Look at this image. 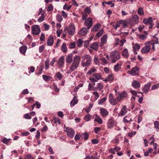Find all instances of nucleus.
<instances>
[{
    "label": "nucleus",
    "instance_id": "f257e3e1",
    "mask_svg": "<svg viewBox=\"0 0 159 159\" xmlns=\"http://www.w3.org/2000/svg\"><path fill=\"white\" fill-rule=\"evenodd\" d=\"M67 30L68 34L70 35H73L75 34V28L74 25L70 23L68 27L64 29V31Z\"/></svg>",
    "mask_w": 159,
    "mask_h": 159
},
{
    "label": "nucleus",
    "instance_id": "f03ea898",
    "mask_svg": "<svg viewBox=\"0 0 159 159\" xmlns=\"http://www.w3.org/2000/svg\"><path fill=\"white\" fill-rule=\"evenodd\" d=\"M65 128L64 131L67 133V136L70 138H72L75 134V131L72 128L69 127H66L64 125Z\"/></svg>",
    "mask_w": 159,
    "mask_h": 159
},
{
    "label": "nucleus",
    "instance_id": "7ed1b4c3",
    "mask_svg": "<svg viewBox=\"0 0 159 159\" xmlns=\"http://www.w3.org/2000/svg\"><path fill=\"white\" fill-rule=\"evenodd\" d=\"M152 43L149 42L146 43L145 46H144L141 49V52L143 53H148L150 51L151 45Z\"/></svg>",
    "mask_w": 159,
    "mask_h": 159
},
{
    "label": "nucleus",
    "instance_id": "20e7f679",
    "mask_svg": "<svg viewBox=\"0 0 159 159\" xmlns=\"http://www.w3.org/2000/svg\"><path fill=\"white\" fill-rule=\"evenodd\" d=\"M41 30L38 25H34L32 27V32L33 34L37 35L39 34Z\"/></svg>",
    "mask_w": 159,
    "mask_h": 159
},
{
    "label": "nucleus",
    "instance_id": "39448f33",
    "mask_svg": "<svg viewBox=\"0 0 159 159\" xmlns=\"http://www.w3.org/2000/svg\"><path fill=\"white\" fill-rule=\"evenodd\" d=\"M139 72V69L138 67L135 66L132 68L131 71L128 70L127 73L133 76L135 75L138 74Z\"/></svg>",
    "mask_w": 159,
    "mask_h": 159
},
{
    "label": "nucleus",
    "instance_id": "423d86ee",
    "mask_svg": "<svg viewBox=\"0 0 159 159\" xmlns=\"http://www.w3.org/2000/svg\"><path fill=\"white\" fill-rule=\"evenodd\" d=\"M110 57L112 60H118L120 58V56L117 51L111 52Z\"/></svg>",
    "mask_w": 159,
    "mask_h": 159
},
{
    "label": "nucleus",
    "instance_id": "0eeeda50",
    "mask_svg": "<svg viewBox=\"0 0 159 159\" xmlns=\"http://www.w3.org/2000/svg\"><path fill=\"white\" fill-rule=\"evenodd\" d=\"M84 24L87 26L88 29H89L93 25V20L90 18L85 19Z\"/></svg>",
    "mask_w": 159,
    "mask_h": 159
},
{
    "label": "nucleus",
    "instance_id": "6e6552de",
    "mask_svg": "<svg viewBox=\"0 0 159 159\" xmlns=\"http://www.w3.org/2000/svg\"><path fill=\"white\" fill-rule=\"evenodd\" d=\"M151 84V83L150 82L144 85L142 89L144 93L147 94L148 93L150 89Z\"/></svg>",
    "mask_w": 159,
    "mask_h": 159
},
{
    "label": "nucleus",
    "instance_id": "1a4fd4ad",
    "mask_svg": "<svg viewBox=\"0 0 159 159\" xmlns=\"http://www.w3.org/2000/svg\"><path fill=\"white\" fill-rule=\"evenodd\" d=\"M79 60H74L72 65L70 67V69L72 71H73L78 67L79 64Z\"/></svg>",
    "mask_w": 159,
    "mask_h": 159
},
{
    "label": "nucleus",
    "instance_id": "9d476101",
    "mask_svg": "<svg viewBox=\"0 0 159 159\" xmlns=\"http://www.w3.org/2000/svg\"><path fill=\"white\" fill-rule=\"evenodd\" d=\"M114 121L112 118H110L108 120L107 123V127L108 129L113 128L114 125Z\"/></svg>",
    "mask_w": 159,
    "mask_h": 159
},
{
    "label": "nucleus",
    "instance_id": "9b49d317",
    "mask_svg": "<svg viewBox=\"0 0 159 159\" xmlns=\"http://www.w3.org/2000/svg\"><path fill=\"white\" fill-rule=\"evenodd\" d=\"M139 17L138 15H134L130 19V21L133 24H137L139 21Z\"/></svg>",
    "mask_w": 159,
    "mask_h": 159
},
{
    "label": "nucleus",
    "instance_id": "f8f14e48",
    "mask_svg": "<svg viewBox=\"0 0 159 159\" xmlns=\"http://www.w3.org/2000/svg\"><path fill=\"white\" fill-rule=\"evenodd\" d=\"M127 112V107L125 106H124L121 109L120 111L118 113V116H122L125 115Z\"/></svg>",
    "mask_w": 159,
    "mask_h": 159
},
{
    "label": "nucleus",
    "instance_id": "ddd939ff",
    "mask_svg": "<svg viewBox=\"0 0 159 159\" xmlns=\"http://www.w3.org/2000/svg\"><path fill=\"white\" fill-rule=\"evenodd\" d=\"M89 30L87 28H84L79 31V34L82 36L85 35L87 34Z\"/></svg>",
    "mask_w": 159,
    "mask_h": 159
},
{
    "label": "nucleus",
    "instance_id": "4468645a",
    "mask_svg": "<svg viewBox=\"0 0 159 159\" xmlns=\"http://www.w3.org/2000/svg\"><path fill=\"white\" fill-rule=\"evenodd\" d=\"M54 42V40L53 37L51 36H49L48 39L47 41V44L48 46H52Z\"/></svg>",
    "mask_w": 159,
    "mask_h": 159
},
{
    "label": "nucleus",
    "instance_id": "2eb2a0df",
    "mask_svg": "<svg viewBox=\"0 0 159 159\" xmlns=\"http://www.w3.org/2000/svg\"><path fill=\"white\" fill-rule=\"evenodd\" d=\"M143 22L146 24H151L152 22V18L151 17H149L148 18H144L143 20Z\"/></svg>",
    "mask_w": 159,
    "mask_h": 159
},
{
    "label": "nucleus",
    "instance_id": "dca6fc26",
    "mask_svg": "<svg viewBox=\"0 0 159 159\" xmlns=\"http://www.w3.org/2000/svg\"><path fill=\"white\" fill-rule=\"evenodd\" d=\"M123 121L125 123H128L133 121L129 115H127L123 119Z\"/></svg>",
    "mask_w": 159,
    "mask_h": 159
},
{
    "label": "nucleus",
    "instance_id": "f3484780",
    "mask_svg": "<svg viewBox=\"0 0 159 159\" xmlns=\"http://www.w3.org/2000/svg\"><path fill=\"white\" fill-rule=\"evenodd\" d=\"M100 113L103 116L108 115V112L107 110L104 108H101L100 109Z\"/></svg>",
    "mask_w": 159,
    "mask_h": 159
},
{
    "label": "nucleus",
    "instance_id": "a211bd4d",
    "mask_svg": "<svg viewBox=\"0 0 159 159\" xmlns=\"http://www.w3.org/2000/svg\"><path fill=\"white\" fill-rule=\"evenodd\" d=\"M132 86L135 89L139 88L140 86V84L139 82L136 80H134L132 83Z\"/></svg>",
    "mask_w": 159,
    "mask_h": 159
},
{
    "label": "nucleus",
    "instance_id": "6ab92c4d",
    "mask_svg": "<svg viewBox=\"0 0 159 159\" xmlns=\"http://www.w3.org/2000/svg\"><path fill=\"white\" fill-rule=\"evenodd\" d=\"M120 101V98H119L118 97H116L115 98H113L112 102H111V104L113 105H115L117 104L118 102Z\"/></svg>",
    "mask_w": 159,
    "mask_h": 159
},
{
    "label": "nucleus",
    "instance_id": "aec40b11",
    "mask_svg": "<svg viewBox=\"0 0 159 159\" xmlns=\"http://www.w3.org/2000/svg\"><path fill=\"white\" fill-rule=\"evenodd\" d=\"M99 47L98 43L97 42H94L90 46L91 48L93 49L96 50L98 49Z\"/></svg>",
    "mask_w": 159,
    "mask_h": 159
},
{
    "label": "nucleus",
    "instance_id": "412c9836",
    "mask_svg": "<svg viewBox=\"0 0 159 159\" xmlns=\"http://www.w3.org/2000/svg\"><path fill=\"white\" fill-rule=\"evenodd\" d=\"M78 102V100L77 99L76 97L75 96L72 100L70 102V105L71 106H74L75 104H76Z\"/></svg>",
    "mask_w": 159,
    "mask_h": 159
},
{
    "label": "nucleus",
    "instance_id": "4be33fe9",
    "mask_svg": "<svg viewBox=\"0 0 159 159\" xmlns=\"http://www.w3.org/2000/svg\"><path fill=\"white\" fill-rule=\"evenodd\" d=\"M91 63V60H86L85 62L82 61L81 65L83 66L86 67L90 66Z\"/></svg>",
    "mask_w": 159,
    "mask_h": 159
},
{
    "label": "nucleus",
    "instance_id": "5701e85b",
    "mask_svg": "<svg viewBox=\"0 0 159 159\" xmlns=\"http://www.w3.org/2000/svg\"><path fill=\"white\" fill-rule=\"evenodd\" d=\"M27 47L24 46H21L20 48V52L22 54H24L27 50Z\"/></svg>",
    "mask_w": 159,
    "mask_h": 159
},
{
    "label": "nucleus",
    "instance_id": "b1692460",
    "mask_svg": "<svg viewBox=\"0 0 159 159\" xmlns=\"http://www.w3.org/2000/svg\"><path fill=\"white\" fill-rule=\"evenodd\" d=\"M93 76L98 80L102 79V76L101 74L99 73H95L93 75Z\"/></svg>",
    "mask_w": 159,
    "mask_h": 159
},
{
    "label": "nucleus",
    "instance_id": "393cba45",
    "mask_svg": "<svg viewBox=\"0 0 159 159\" xmlns=\"http://www.w3.org/2000/svg\"><path fill=\"white\" fill-rule=\"evenodd\" d=\"M127 96V93L125 91H124L120 94L119 95L117 96L119 98H120V101L121 99L126 97Z\"/></svg>",
    "mask_w": 159,
    "mask_h": 159
},
{
    "label": "nucleus",
    "instance_id": "a878e982",
    "mask_svg": "<svg viewBox=\"0 0 159 159\" xmlns=\"http://www.w3.org/2000/svg\"><path fill=\"white\" fill-rule=\"evenodd\" d=\"M122 55L125 58H126L128 57V51L127 49L125 48L123 50L122 52Z\"/></svg>",
    "mask_w": 159,
    "mask_h": 159
},
{
    "label": "nucleus",
    "instance_id": "bb28decb",
    "mask_svg": "<svg viewBox=\"0 0 159 159\" xmlns=\"http://www.w3.org/2000/svg\"><path fill=\"white\" fill-rule=\"evenodd\" d=\"M94 121H97L98 124H101L102 123V119L98 115H97L95 118Z\"/></svg>",
    "mask_w": 159,
    "mask_h": 159
},
{
    "label": "nucleus",
    "instance_id": "cd10ccee",
    "mask_svg": "<svg viewBox=\"0 0 159 159\" xmlns=\"http://www.w3.org/2000/svg\"><path fill=\"white\" fill-rule=\"evenodd\" d=\"M61 49L63 52H67V48L66 43H63L62 44L61 46Z\"/></svg>",
    "mask_w": 159,
    "mask_h": 159
},
{
    "label": "nucleus",
    "instance_id": "c85d7f7f",
    "mask_svg": "<svg viewBox=\"0 0 159 159\" xmlns=\"http://www.w3.org/2000/svg\"><path fill=\"white\" fill-rule=\"evenodd\" d=\"M107 35L106 34H105L103 36L101 39V41L102 43H106L107 41Z\"/></svg>",
    "mask_w": 159,
    "mask_h": 159
},
{
    "label": "nucleus",
    "instance_id": "c756f323",
    "mask_svg": "<svg viewBox=\"0 0 159 159\" xmlns=\"http://www.w3.org/2000/svg\"><path fill=\"white\" fill-rule=\"evenodd\" d=\"M133 48L134 50H138L140 48V45L137 43H133Z\"/></svg>",
    "mask_w": 159,
    "mask_h": 159
},
{
    "label": "nucleus",
    "instance_id": "7c9ffc66",
    "mask_svg": "<svg viewBox=\"0 0 159 159\" xmlns=\"http://www.w3.org/2000/svg\"><path fill=\"white\" fill-rule=\"evenodd\" d=\"M120 64L118 63L117 65L114 66V70L115 71H118L119 70H120Z\"/></svg>",
    "mask_w": 159,
    "mask_h": 159
},
{
    "label": "nucleus",
    "instance_id": "2f4dec72",
    "mask_svg": "<svg viewBox=\"0 0 159 159\" xmlns=\"http://www.w3.org/2000/svg\"><path fill=\"white\" fill-rule=\"evenodd\" d=\"M81 136L82 137L84 140H87L89 137V135L87 132H85L84 134H82Z\"/></svg>",
    "mask_w": 159,
    "mask_h": 159
},
{
    "label": "nucleus",
    "instance_id": "473e14b6",
    "mask_svg": "<svg viewBox=\"0 0 159 159\" xmlns=\"http://www.w3.org/2000/svg\"><path fill=\"white\" fill-rule=\"evenodd\" d=\"M44 13H42L41 14V16H40L38 20V21L39 22H42L44 20Z\"/></svg>",
    "mask_w": 159,
    "mask_h": 159
},
{
    "label": "nucleus",
    "instance_id": "72a5a7b5",
    "mask_svg": "<svg viewBox=\"0 0 159 159\" xmlns=\"http://www.w3.org/2000/svg\"><path fill=\"white\" fill-rule=\"evenodd\" d=\"M92 116L89 114H87L85 115L84 117V119L86 121H88L91 119Z\"/></svg>",
    "mask_w": 159,
    "mask_h": 159
},
{
    "label": "nucleus",
    "instance_id": "f704fd0d",
    "mask_svg": "<svg viewBox=\"0 0 159 159\" xmlns=\"http://www.w3.org/2000/svg\"><path fill=\"white\" fill-rule=\"evenodd\" d=\"M83 41L80 39H79L77 41L76 44L78 47H80L82 45Z\"/></svg>",
    "mask_w": 159,
    "mask_h": 159
},
{
    "label": "nucleus",
    "instance_id": "c9c22d12",
    "mask_svg": "<svg viewBox=\"0 0 159 159\" xmlns=\"http://www.w3.org/2000/svg\"><path fill=\"white\" fill-rule=\"evenodd\" d=\"M43 78L44 80L47 81L50 80L52 77L46 75H43Z\"/></svg>",
    "mask_w": 159,
    "mask_h": 159
},
{
    "label": "nucleus",
    "instance_id": "e433bc0d",
    "mask_svg": "<svg viewBox=\"0 0 159 159\" xmlns=\"http://www.w3.org/2000/svg\"><path fill=\"white\" fill-rule=\"evenodd\" d=\"M104 30L103 29L100 30L96 34V36L97 38L100 37L103 33Z\"/></svg>",
    "mask_w": 159,
    "mask_h": 159
},
{
    "label": "nucleus",
    "instance_id": "4c0bfd02",
    "mask_svg": "<svg viewBox=\"0 0 159 159\" xmlns=\"http://www.w3.org/2000/svg\"><path fill=\"white\" fill-rule=\"evenodd\" d=\"M138 13L139 15H144V12L142 7H140L138 9Z\"/></svg>",
    "mask_w": 159,
    "mask_h": 159
},
{
    "label": "nucleus",
    "instance_id": "58836bf2",
    "mask_svg": "<svg viewBox=\"0 0 159 159\" xmlns=\"http://www.w3.org/2000/svg\"><path fill=\"white\" fill-rule=\"evenodd\" d=\"M107 99V98H103L100 100H99L98 102V104L100 105L102 104L105 102Z\"/></svg>",
    "mask_w": 159,
    "mask_h": 159
},
{
    "label": "nucleus",
    "instance_id": "ea45409f",
    "mask_svg": "<svg viewBox=\"0 0 159 159\" xmlns=\"http://www.w3.org/2000/svg\"><path fill=\"white\" fill-rule=\"evenodd\" d=\"M96 71V69L95 68H91L87 72V74L88 75H90L92 73L95 72Z\"/></svg>",
    "mask_w": 159,
    "mask_h": 159
},
{
    "label": "nucleus",
    "instance_id": "a19ab883",
    "mask_svg": "<svg viewBox=\"0 0 159 159\" xmlns=\"http://www.w3.org/2000/svg\"><path fill=\"white\" fill-rule=\"evenodd\" d=\"M93 106V105L92 104H90L89 107L85 109V111L88 113H89L92 107Z\"/></svg>",
    "mask_w": 159,
    "mask_h": 159
},
{
    "label": "nucleus",
    "instance_id": "79ce46f5",
    "mask_svg": "<svg viewBox=\"0 0 159 159\" xmlns=\"http://www.w3.org/2000/svg\"><path fill=\"white\" fill-rule=\"evenodd\" d=\"M64 60H58L57 62V64L60 67L62 66L64 64Z\"/></svg>",
    "mask_w": 159,
    "mask_h": 159
},
{
    "label": "nucleus",
    "instance_id": "37998d69",
    "mask_svg": "<svg viewBox=\"0 0 159 159\" xmlns=\"http://www.w3.org/2000/svg\"><path fill=\"white\" fill-rule=\"evenodd\" d=\"M53 7L51 4L49 5L47 8V11H53Z\"/></svg>",
    "mask_w": 159,
    "mask_h": 159
},
{
    "label": "nucleus",
    "instance_id": "c03bdc74",
    "mask_svg": "<svg viewBox=\"0 0 159 159\" xmlns=\"http://www.w3.org/2000/svg\"><path fill=\"white\" fill-rule=\"evenodd\" d=\"M84 11L87 13L89 14L91 12V8L88 7H86L84 9Z\"/></svg>",
    "mask_w": 159,
    "mask_h": 159
},
{
    "label": "nucleus",
    "instance_id": "a18cd8bd",
    "mask_svg": "<svg viewBox=\"0 0 159 159\" xmlns=\"http://www.w3.org/2000/svg\"><path fill=\"white\" fill-rule=\"evenodd\" d=\"M125 41L126 40L125 39H123L120 41V43H116V45H117L118 44H119L120 46H122L123 45L124 43L125 42Z\"/></svg>",
    "mask_w": 159,
    "mask_h": 159
},
{
    "label": "nucleus",
    "instance_id": "49530a36",
    "mask_svg": "<svg viewBox=\"0 0 159 159\" xmlns=\"http://www.w3.org/2000/svg\"><path fill=\"white\" fill-rule=\"evenodd\" d=\"M154 127L156 129H158L157 131H158L159 129V122L158 121H156L154 122Z\"/></svg>",
    "mask_w": 159,
    "mask_h": 159
},
{
    "label": "nucleus",
    "instance_id": "de8ad7c7",
    "mask_svg": "<svg viewBox=\"0 0 159 159\" xmlns=\"http://www.w3.org/2000/svg\"><path fill=\"white\" fill-rule=\"evenodd\" d=\"M55 75L59 80H61L62 76L61 74V73L60 72L56 73Z\"/></svg>",
    "mask_w": 159,
    "mask_h": 159
},
{
    "label": "nucleus",
    "instance_id": "09e8293b",
    "mask_svg": "<svg viewBox=\"0 0 159 159\" xmlns=\"http://www.w3.org/2000/svg\"><path fill=\"white\" fill-rule=\"evenodd\" d=\"M24 159H34V158L30 154H28L25 156Z\"/></svg>",
    "mask_w": 159,
    "mask_h": 159
},
{
    "label": "nucleus",
    "instance_id": "8fccbe9b",
    "mask_svg": "<svg viewBox=\"0 0 159 159\" xmlns=\"http://www.w3.org/2000/svg\"><path fill=\"white\" fill-rule=\"evenodd\" d=\"M100 24H97L95 25L93 28V30L94 31H97L98 30Z\"/></svg>",
    "mask_w": 159,
    "mask_h": 159
},
{
    "label": "nucleus",
    "instance_id": "3c124183",
    "mask_svg": "<svg viewBox=\"0 0 159 159\" xmlns=\"http://www.w3.org/2000/svg\"><path fill=\"white\" fill-rule=\"evenodd\" d=\"M24 118L27 119H30L31 118V116L28 113L25 114L24 116Z\"/></svg>",
    "mask_w": 159,
    "mask_h": 159
},
{
    "label": "nucleus",
    "instance_id": "603ef678",
    "mask_svg": "<svg viewBox=\"0 0 159 159\" xmlns=\"http://www.w3.org/2000/svg\"><path fill=\"white\" fill-rule=\"evenodd\" d=\"M93 94L95 96V99L96 100L99 97L98 93L97 91H95L93 93Z\"/></svg>",
    "mask_w": 159,
    "mask_h": 159
},
{
    "label": "nucleus",
    "instance_id": "864d4df0",
    "mask_svg": "<svg viewBox=\"0 0 159 159\" xmlns=\"http://www.w3.org/2000/svg\"><path fill=\"white\" fill-rule=\"evenodd\" d=\"M89 80L93 83L97 82L98 81V80H97L96 78H93L92 77H91L89 78Z\"/></svg>",
    "mask_w": 159,
    "mask_h": 159
},
{
    "label": "nucleus",
    "instance_id": "5fc2aeb1",
    "mask_svg": "<svg viewBox=\"0 0 159 159\" xmlns=\"http://www.w3.org/2000/svg\"><path fill=\"white\" fill-rule=\"evenodd\" d=\"M75 42L71 43L69 44V48L70 49H73L75 48Z\"/></svg>",
    "mask_w": 159,
    "mask_h": 159
},
{
    "label": "nucleus",
    "instance_id": "6e6d98bb",
    "mask_svg": "<svg viewBox=\"0 0 159 159\" xmlns=\"http://www.w3.org/2000/svg\"><path fill=\"white\" fill-rule=\"evenodd\" d=\"M98 86L97 88L99 89V90H100L103 87V85L101 83H98L97 84Z\"/></svg>",
    "mask_w": 159,
    "mask_h": 159
},
{
    "label": "nucleus",
    "instance_id": "4d7b16f0",
    "mask_svg": "<svg viewBox=\"0 0 159 159\" xmlns=\"http://www.w3.org/2000/svg\"><path fill=\"white\" fill-rule=\"evenodd\" d=\"M45 69L48 70L49 68V60H46L45 62Z\"/></svg>",
    "mask_w": 159,
    "mask_h": 159
},
{
    "label": "nucleus",
    "instance_id": "13d9d810",
    "mask_svg": "<svg viewBox=\"0 0 159 159\" xmlns=\"http://www.w3.org/2000/svg\"><path fill=\"white\" fill-rule=\"evenodd\" d=\"M114 98L112 94L111 93H110L109 96V100L110 103L112 102Z\"/></svg>",
    "mask_w": 159,
    "mask_h": 159
},
{
    "label": "nucleus",
    "instance_id": "bf43d9fd",
    "mask_svg": "<svg viewBox=\"0 0 159 159\" xmlns=\"http://www.w3.org/2000/svg\"><path fill=\"white\" fill-rule=\"evenodd\" d=\"M118 135L116 137H115L113 140L114 143H119V139L118 138Z\"/></svg>",
    "mask_w": 159,
    "mask_h": 159
},
{
    "label": "nucleus",
    "instance_id": "052dcab7",
    "mask_svg": "<svg viewBox=\"0 0 159 159\" xmlns=\"http://www.w3.org/2000/svg\"><path fill=\"white\" fill-rule=\"evenodd\" d=\"M107 78L109 80V81H112L114 79V77L112 74H111L108 76Z\"/></svg>",
    "mask_w": 159,
    "mask_h": 159
},
{
    "label": "nucleus",
    "instance_id": "680f3d73",
    "mask_svg": "<svg viewBox=\"0 0 159 159\" xmlns=\"http://www.w3.org/2000/svg\"><path fill=\"white\" fill-rule=\"evenodd\" d=\"M73 56L72 53L68 54L66 58V60H72L73 58Z\"/></svg>",
    "mask_w": 159,
    "mask_h": 159
},
{
    "label": "nucleus",
    "instance_id": "e2e57ef3",
    "mask_svg": "<svg viewBox=\"0 0 159 159\" xmlns=\"http://www.w3.org/2000/svg\"><path fill=\"white\" fill-rule=\"evenodd\" d=\"M81 137V135L80 134H76L75 137V140H79Z\"/></svg>",
    "mask_w": 159,
    "mask_h": 159
},
{
    "label": "nucleus",
    "instance_id": "0e129e2a",
    "mask_svg": "<svg viewBox=\"0 0 159 159\" xmlns=\"http://www.w3.org/2000/svg\"><path fill=\"white\" fill-rule=\"evenodd\" d=\"M130 92L132 95L134 96H136L137 93L136 91L134 90H131Z\"/></svg>",
    "mask_w": 159,
    "mask_h": 159
},
{
    "label": "nucleus",
    "instance_id": "69168bd1",
    "mask_svg": "<svg viewBox=\"0 0 159 159\" xmlns=\"http://www.w3.org/2000/svg\"><path fill=\"white\" fill-rule=\"evenodd\" d=\"M34 70L35 68L33 66H31L30 67V71H29V73H33L34 72Z\"/></svg>",
    "mask_w": 159,
    "mask_h": 159
},
{
    "label": "nucleus",
    "instance_id": "338daca9",
    "mask_svg": "<svg viewBox=\"0 0 159 159\" xmlns=\"http://www.w3.org/2000/svg\"><path fill=\"white\" fill-rule=\"evenodd\" d=\"M88 15L86 13H83L82 14V19L84 20L87 17Z\"/></svg>",
    "mask_w": 159,
    "mask_h": 159
},
{
    "label": "nucleus",
    "instance_id": "774afa93",
    "mask_svg": "<svg viewBox=\"0 0 159 159\" xmlns=\"http://www.w3.org/2000/svg\"><path fill=\"white\" fill-rule=\"evenodd\" d=\"M101 129L100 127H96L94 128V131L95 133L97 134L98 132V131L101 130Z\"/></svg>",
    "mask_w": 159,
    "mask_h": 159
}]
</instances>
